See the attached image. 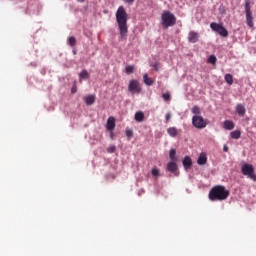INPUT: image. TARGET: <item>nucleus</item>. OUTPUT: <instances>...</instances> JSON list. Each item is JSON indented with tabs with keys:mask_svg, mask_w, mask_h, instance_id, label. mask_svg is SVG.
<instances>
[{
	"mask_svg": "<svg viewBox=\"0 0 256 256\" xmlns=\"http://www.w3.org/2000/svg\"><path fill=\"white\" fill-rule=\"evenodd\" d=\"M229 151V147H227V145H224L223 147V152L224 153H227Z\"/></svg>",
	"mask_w": 256,
	"mask_h": 256,
	"instance_id": "c9c22d12",
	"label": "nucleus"
},
{
	"mask_svg": "<svg viewBox=\"0 0 256 256\" xmlns=\"http://www.w3.org/2000/svg\"><path fill=\"white\" fill-rule=\"evenodd\" d=\"M128 89L130 93H141V85L137 80H131Z\"/></svg>",
	"mask_w": 256,
	"mask_h": 256,
	"instance_id": "0eeeda50",
	"label": "nucleus"
},
{
	"mask_svg": "<svg viewBox=\"0 0 256 256\" xmlns=\"http://www.w3.org/2000/svg\"><path fill=\"white\" fill-rule=\"evenodd\" d=\"M167 133L170 135V137H177V128L170 127L167 129Z\"/></svg>",
	"mask_w": 256,
	"mask_h": 256,
	"instance_id": "a211bd4d",
	"label": "nucleus"
},
{
	"mask_svg": "<svg viewBox=\"0 0 256 256\" xmlns=\"http://www.w3.org/2000/svg\"><path fill=\"white\" fill-rule=\"evenodd\" d=\"M80 79H89V72L87 70H82V72L79 74Z\"/></svg>",
	"mask_w": 256,
	"mask_h": 256,
	"instance_id": "5701e85b",
	"label": "nucleus"
},
{
	"mask_svg": "<svg viewBox=\"0 0 256 256\" xmlns=\"http://www.w3.org/2000/svg\"><path fill=\"white\" fill-rule=\"evenodd\" d=\"M208 63H211L212 65H215V63H217V57H215V55H211L208 58Z\"/></svg>",
	"mask_w": 256,
	"mask_h": 256,
	"instance_id": "bb28decb",
	"label": "nucleus"
},
{
	"mask_svg": "<svg viewBox=\"0 0 256 256\" xmlns=\"http://www.w3.org/2000/svg\"><path fill=\"white\" fill-rule=\"evenodd\" d=\"M117 147L115 145H111L107 148L108 153H115Z\"/></svg>",
	"mask_w": 256,
	"mask_h": 256,
	"instance_id": "c85d7f7f",
	"label": "nucleus"
},
{
	"mask_svg": "<svg viewBox=\"0 0 256 256\" xmlns=\"http://www.w3.org/2000/svg\"><path fill=\"white\" fill-rule=\"evenodd\" d=\"M177 23V18L175 14L171 13L169 10H164L161 14V25L164 29H169Z\"/></svg>",
	"mask_w": 256,
	"mask_h": 256,
	"instance_id": "7ed1b4c3",
	"label": "nucleus"
},
{
	"mask_svg": "<svg viewBox=\"0 0 256 256\" xmlns=\"http://www.w3.org/2000/svg\"><path fill=\"white\" fill-rule=\"evenodd\" d=\"M71 93H77V86H73V87H72Z\"/></svg>",
	"mask_w": 256,
	"mask_h": 256,
	"instance_id": "72a5a7b5",
	"label": "nucleus"
},
{
	"mask_svg": "<svg viewBox=\"0 0 256 256\" xmlns=\"http://www.w3.org/2000/svg\"><path fill=\"white\" fill-rule=\"evenodd\" d=\"M167 171L170 173H176L177 172V163L175 161H171L167 164Z\"/></svg>",
	"mask_w": 256,
	"mask_h": 256,
	"instance_id": "9d476101",
	"label": "nucleus"
},
{
	"mask_svg": "<svg viewBox=\"0 0 256 256\" xmlns=\"http://www.w3.org/2000/svg\"><path fill=\"white\" fill-rule=\"evenodd\" d=\"M210 28L212 29V31H215L216 33H218L221 37H228L229 35V32L221 24L212 22L210 24Z\"/></svg>",
	"mask_w": 256,
	"mask_h": 256,
	"instance_id": "39448f33",
	"label": "nucleus"
},
{
	"mask_svg": "<svg viewBox=\"0 0 256 256\" xmlns=\"http://www.w3.org/2000/svg\"><path fill=\"white\" fill-rule=\"evenodd\" d=\"M106 128L108 131H113V129H115V118L113 116L108 118Z\"/></svg>",
	"mask_w": 256,
	"mask_h": 256,
	"instance_id": "1a4fd4ad",
	"label": "nucleus"
},
{
	"mask_svg": "<svg viewBox=\"0 0 256 256\" xmlns=\"http://www.w3.org/2000/svg\"><path fill=\"white\" fill-rule=\"evenodd\" d=\"M236 111H237L238 115H240V117H245L246 110H245V106L243 104H238L236 106Z\"/></svg>",
	"mask_w": 256,
	"mask_h": 256,
	"instance_id": "9b49d317",
	"label": "nucleus"
},
{
	"mask_svg": "<svg viewBox=\"0 0 256 256\" xmlns=\"http://www.w3.org/2000/svg\"><path fill=\"white\" fill-rule=\"evenodd\" d=\"M124 3H127L128 5H133L135 3V0H123Z\"/></svg>",
	"mask_w": 256,
	"mask_h": 256,
	"instance_id": "473e14b6",
	"label": "nucleus"
},
{
	"mask_svg": "<svg viewBox=\"0 0 256 256\" xmlns=\"http://www.w3.org/2000/svg\"><path fill=\"white\" fill-rule=\"evenodd\" d=\"M175 155H177V151L175 149H170L169 157L171 161H177Z\"/></svg>",
	"mask_w": 256,
	"mask_h": 256,
	"instance_id": "4be33fe9",
	"label": "nucleus"
},
{
	"mask_svg": "<svg viewBox=\"0 0 256 256\" xmlns=\"http://www.w3.org/2000/svg\"><path fill=\"white\" fill-rule=\"evenodd\" d=\"M127 12L123 6H120L116 12V21L120 32L121 39L127 38L129 27L127 26Z\"/></svg>",
	"mask_w": 256,
	"mask_h": 256,
	"instance_id": "f257e3e1",
	"label": "nucleus"
},
{
	"mask_svg": "<svg viewBox=\"0 0 256 256\" xmlns=\"http://www.w3.org/2000/svg\"><path fill=\"white\" fill-rule=\"evenodd\" d=\"M184 169H189L193 165V161L189 156H186L183 160Z\"/></svg>",
	"mask_w": 256,
	"mask_h": 256,
	"instance_id": "4468645a",
	"label": "nucleus"
},
{
	"mask_svg": "<svg viewBox=\"0 0 256 256\" xmlns=\"http://www.w3.org/2000/svg\"><path fill=\"white\" fill-rule=\"evenodd\" d=\"M198 165H205L207 163V154L201 153L197 160Z\"/></svg>",
	"mask_w": 256,
	"mask_h": 256,
	"instance_id": "f8f14e48",
	"label": "nucleus"
},
{
	"mask_svg": "<svg viewBox=\"0 0 256 256\" xmlns=\"http://www.w3.org/2000/svg\"><path fill=\"white\" fill-rule=\"evenodd\" d=\"M246 23L248 27H253V14H246Z\"/></svg>",
	"mask_w": 256,
	"mask_h": 256,
	"instance_id": "f3484780",
	"label": "nucleus"
},
{
	"mask_svg": "<svg viewBox=\"0 0 256 256\" xmlns=\"http://www.w3.org/2000/svg\"><path fill=\"white\" fill-rule=\"evenodd\" d=\"M245 13H246V15H249V14L252 13L249 1H247L246 4H245Z\"/></svg>",
	"mask_w": 256,
	"mask_h": 256,
	"instance_id": "a878e982",
	"label": "nucleus"
},
{
	"mask_svg": "<svg viewBox=\"0 0 256 256\" xmlns=\"http://www.w3.org/2000/svg\"><path fill=\"white\" fill-rule=\"evenodd\" d=\"M126 136L128 137V139H131L133 137V130L127 129L126 130Z\"/></svg>",
	"mask_w": 256,
	"mask_h": 256,
	"instance_id": "2f4dec72",
	"label": "nucleus"
},
{
	"mask_svg": "<svg viewBox=\"0 0 256 256\" xmlns=\"http://www.w3.org/2000/svg\"><path fill=\"white\" fill-rule=\"evenodd\" d=\"M84 101L86 105L91 106L93 103H95V96L94 95H88L84 98Z\"/></svg>",
	"mask_w": 256,
	"mask_h": 256,
	"instance_id": "2eb2a0df",
	"label": "nucleus"
},
{
	"mask_svg": "<svg viewBox=\"0 0 256 256\" xmlns=\"http://www.w3.org/2000/svg\"><path fill=\"white\" fill-rule=\"evenodd\" d=\"M161 172L159 171V169L157 167L152 168V176L153 177H160Z\"/></svg>",
	"mask_w": 256,
	"mask_h": 256,
	"instance_id": "b1692460",
	"label": "nucleus"
},
{
	"mask_svg": "<svg viewBox=\"0 0 256 256\" xmlns=\"http://www.w3.org/2000/svg\"><path fill=\"white\" fill-rule=\"evenodd\" d=\"M143 79H144L145 85H149V86L153 85V79L149 78L147 74H144Z\"/></svg>",
	"mask_w": 256,
	"mask_h": 256,
	"instance_id": "412c9836",
	"label": "nucleus"
},
{
	"mask_svg": "<svg viewBox=\"0 0 256 256\" xmlns=\"http://www.w3.org/2000/svg\"><path fill=\"white\" fill-rule=\"evenodd\" d=\"M224 79H225V82L228 84V85H233V75L231 74H226L224 76Z\"/></svg>",
	"mask_w": 256,
	"mask_h": 256,
	"instance_id": "aec40b11",
	"label": "nucleus"
},
{
	"mask_svg": "<svg viewBox=\"0 0 256 256\" xmlns=\"http://www.w3.org/2000/svg\"><path fill=\"white\" fill-rule=\"evenodd\" d=\"M170 119H171V113H167L166 114V121L168 122V121H170Z\"/></svg>",
	"mask_w": 256,
	"mask_h": 256,
	"instance_id": "f704fd0d",
	"label": "nucleus"
},
{
	"mask_svg": "<svg viewBox=\"0 0 256 256\" xmlns=\"http://www.w3.org/2000/svg\"><path fill=\"white\" fill-rule=\"evenodd\" d=\"M133 71H135V67H133V66H126V73H128V75L133 73Z\"/></svg>",
	"mask_w": 256,
	"mask_h": 256,
	"instance_id": "c756f323",
	"label": "nucleus"
},
{
	"mask_svg": "<svg viewBox=\"0 0 256 256\" xmlns=\"http://www.w3.org/2000/svg\"><path fill=\"white\" fill-rule=\"evenodd\" d=\"M224 129H227V131H231L235 129V124L230 120H226L224 121Z\"/></svg>",
	"mask_w": 256,
	"mask_h": 256,
	"instance_id": "ddd939ff",
	"label": "nucleus"
},
{
	"mask_svg": "<svg viewBox=\"0 0 256 256\" xmlns=\"http://www.w3.org/2000/svg\"><path fill=\"white\" fill-rule=\"evenodd\" d=\"M227 197H229V190L222 185L213 187L209 192L210 201H225Z\"/></svg>",
	"mask_w": 256,
	"mask_h": 256,
	"instance_id": "f03ea898",
	"label": "nucleus"
},
{
	"mask_svg": "<svg viewBox=\"0 0 256 256\" xmlns=\"http://www.w3.org/2000/svg\"><path fill=\"white\" fill-rule=\"evenodd\" d=\"M192 125H194L196 129H205L207 127V120H204L202 116L194 115Z\"/></svg>",
	"mask_w": 256,
	"mask_h": 256,
	"instance_id": "423d86ee",
	"label": "nucleus"
},
{
	"mask_svg": "<svg viewBox=\"0 0 256 256\" xmlns=\"http://www.w3.org/2000/svg\"><path fill=\"white\" fill-rule=\"evenodd\" d=\"M192 113H193L194 115H200V114H201V109H200L198 106H194V107L192 108Z\"/></svg>",
	"mask_w": 256,
	"mask_h": 256,
	"instance_id": "cd10ccee",
	"label": "nucleus"
},
{
	"mask_svg": "<svg viewBox=\"0 0 256 256\" xmlns=\"http://www.w3.org/2000/svg\"><path fill=\"white\" fill-rule=\"evenodd\" d=\"M77 43V40L75 39V37L71 36L69 39H68V44L71 46V47H75Z\"/></svg>",
	"mask_w": 256,
	"mask_h": 256,
	"instance_id": "393cba45",
	"label": "nucleus"
},
{
	"mask_svg": "<svg viewBox=\"0 0 256 256\" xmlns=\"http://www.w3.org/2000/svg\"><path fill=\"white\" fill-rule=\"evenodd\" d=\"M232 139H239L241 137V131L235 130L230 133Z\"/></svg>",
	"mask_w": 256,
	"mask_h": 256,
	"instance_id": "6ab92c4d",
	"label": "nucleus"
},
{
	"mask_svg": "<svg viewBox=\"0 0 256 256\" xmlns=\"http://www.w3.org/2000/svg\"><path fill=\"white\" fill-rule=\"evenodd\" d=\"M162 97H163L164 101H171V94H169V93H164L162 95Z\"/></svg>",
	"mask_w": 256,
	"mask_h": 256,
	"instance_id": "7c9ffc66",
	"label": "nucleus"
},
{
	"mask_svg": "<svg viewBox=\"0 0 256 256\" xmlns=\"http://www.w3.org/2000/svg\"><path fill=\"white\" fill-rule=\"evenodd\" d=\"M188 41L190 43H197V41H199V33L195 31H190L188 34Z\"/></svg>",
	"mask_w": 256,
	"mask_h": 256,
	"instance_id": "6e6552de",
	"label": "nucleus"
},
{
	"mask_svg": "<svg viewBox=\"0 0 256 256\" xmlns=\"http://www.w3.org/2000/svg\"><path fill=\"white\" fill-rule=\"evenodd\" d=\"M242 174H244L248 179H252V181H256L255 168L251 164H244L241 167Z\"/></svg>",
	"mask_w": 256,
	"mask_h": 256,
	"instance_id": "20e7f679",
	"label": "nucleus"
},
{
	"mask_svg": "<svg viewBox=\"0 0 256 256\" xmlns=\"http://www.w3.org/2000/svg\"><path fill=\"white\" fill-rule=\"evenodd\" d=\"M143 119H145V114L142 111H139L135 114V121L138 123L143 122Z\"/></svg>",
	"mask_w": 256,
	"mask_h": 256,
	"instance_id": "dca6fc26",
	"label": "nucleus"
},
{
	"mask_svg": "<svg viewBox=\"0 0 256 256\" xmlns=\"http://www.w3.org/2000/svg\"><path fill=\"white\" fill-rule=\"evenodd\" d=\"M77 1H79L80 3H83L85 0H77Z\"/></svg>",
	"mask_w": 256,
	"mask_h": 256,
	"instance_id": "e433bc0d",
	"label": "nucleus"
}]
</instances>
